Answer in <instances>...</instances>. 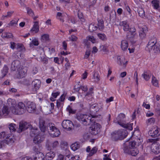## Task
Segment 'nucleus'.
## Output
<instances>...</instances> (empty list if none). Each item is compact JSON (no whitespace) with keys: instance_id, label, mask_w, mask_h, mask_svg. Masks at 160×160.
Masks as SVG:
<instances>
[{"instance_id":"nucleus-7","label":"nucleus","mask_w":160,"mask_h":160,"mask_svg":"<svg viewBox=\"0 0 160 160\" xmlns=\"http://www.w3.org/2000/svg\"><path fill=\"white\" fill-rule=\"evenodd\" d=\"M7 104L10 107L12 112L14 114H17L18 113V110L15 108L16 107V102L14 99L9 98L7 100Z\"/></svg>"},{"instance_id":"nucleus-58","label":"nucleus","mask_w":160,"mask_h":160,"mask_svg":"<svg viewBox=\"0 0 160 160\" xmlns=\"http://www.w3.org/2000/svg\"><path fill=\"white\" fill-rule=\"evenodd\" d=\"M62 47L63 49L65 50H67V44L65 41L62 42Z\"/></svg>"},{"instance_id":"nucleus-45","label":"nucleus","mask_w":160,"mask_h":160,"mask_svg":"<svg viewBox=\"0 0 160 160\" xmlns=\"http://www.w3.org/2000/svg\"><path fill=\"white\" fill-rule=\"evenodd\" d=\"M152 82L154 86L156 87L158 86V81L153 76L152 77Z\"/></svg>"},{"instance_id":"nucleus-55","label":"nucleus","mask_w":160,"mask_h":160,"mask_svg":"<svg viewBox=\"0 0 160 160\" xmlns=\"http://www.w3.org/2000/svg\"><path fill=\"white\" fill-rule=\"evenodd\" d=\"M42 38L43 40L48 41L49 39V35L47 34H45L42 36Z\"/></svg>"},{"instance_id":"nucleus-11","label":"nucleus","mask_w":160,"mask_h":160,"mask_svg":"<svg viewBox=\"0 0 160 160\" xmlns=\"http://www.w3.org/2000/svg\"><path fill=\"white\" fill-rule=\"evenodd\" d=\"M100 125L98 123L94 124L90 127V131L93 135H96L100 132Z\"/></svg>"},{"instance_id":"nucleus-51","label":"nucleus","mask_w":160,"mask_h":160,"mask_svg":"<svg viewBox=\"0 0 160 160\" xmlns=\"http://www.w3.org/2000/svg\"><path fill=\"white\" fill-rule=\"evenodd\" d=\"M14 13V12L13 11H10L8 12H7V14L6 15H3L2 16V19H4L5 18H8L11 17L13 13Z\"/></svg>"},{"instance_id":"nucleus-21","label":"nucleus","mask_w":160,"mask_h":160,"mask_svg":"<svg viewBox=\"0 0 160 160\" xmlns=\"http://www.w3.org/2000/svg\"><path fill=\"white\" fill-rule=\"evenodd\" d=\"M128 46V42L126 40H122L121 41V48L122 50L125 51L127 50Z\"/></svg>"},{"instance_id":"nucleus-19","label":"nucleus","mask_w":160,"mask_h":160,"mask_svg":"<svg viewBox=\"0 0 160 160\" xmlns=\"http://www.w3.org/2000/svg\"><path fill=\"white\" fill-rule=\"evenodd\" d=\"M117 59L118 62H119V64L124 67H126L128 63V61H126L125 58L123 56H118Z\"/></svg>"},{"instance_id":"nucleus-13","label":"nucleus","mask_w":160,"mask_h":160,"mask_svg":"<svg viewBox=\"0 0 160 160\" xmlns=\"http://www.w3.org/2000/svg\"><path fill=\"white\" fill-rule=\"evenodd\" d=\"M73 124L72 122L68 120H64L62 123L63 128L68 131H70L72 129Z\"/></svg>"},{"instance_id":"nucleus-23","label":"nucleus","mask_w":160,"mask_h":160,"mask_svg":"<svg viewBox=\"0 0 160 160\" xmlns=\"http://www.w3.org/2000/svg\"><path fill=\"white\" fill-rule=\"evenodd\" d=\"M41 82L38 79H35L32 82V85L35 90H36L40 88V87Z\"/></svg>"},{"instance_id":"nucleus-12","label":"nucleus","mask_w":160,"mask_h":160,"mask_svg":"<svg viewBox=\"0 0 160 160\" xmlns=\"http://www.w3.org/2000/svg\"><path fill=\"white\" fill-rule=\"evenodd\" d=\"M136 30L134 26H132L130 28H129V31L130 33L128 34L127 35V38L128 39L131 40L132 42H133L131 41V40L133 39L135 37L136 33Z\"/></svg>"},{"instance_id":"nucleus-40","label":"nucleus","mask_w":160,"mask_h":160,"mask_svg":"<svg viewBox=\"0 0 160 160\" xmlns=\"http://www.w3.org/2000/svg\"><path fill=\"white\" fill-rule=\"evenodd\" d=\"M10 137L8 134H6L5 132H2L0 133V139H3L4 138L8 139Z\"/></svg>"},{"instance_id":"nucleus-63","label":"nucleus","mask_w":160,"mask_h":160,"mask_svg":"<svg viewBox=\"0 0 160 160\" xmlns=\"http://www.w3.org/2000/svg\"><path fill=\"white\" fill-rule=\"evenodd\" d=\"M98 49L96 47L94 46L92 48V53L93 54H95L98 52Z\"/></svg>"},{"instance_id":"nucleus-48","label":"nucleus","mask_w":160,"mask_h":160,"mask_svg":"<svg viewBox=\"0 0 160 160\" xmlns=\"http://www.w3.org/2000/svg\"><path fill=\"white\" fill-rule=\"evenodd\" d=\"M87 40L91 41L92 43H94L96 42V39L93 36H88L86 38Z\"/></svg>"},{"instance_id":"nucleus-31","label":"nucleus","mask_w":160,"mask_h":160,"mask_svg":"<svg viewBox=\"0 0 160 160\" xmlns=\"http://www.w3.org/2000/svg\"><path fill=\"white\" fill-rule=\"evenodd\" d=\"M98 28L99 30H102L104 28V21L102 19L98 20Z\"/></svg>"},{"instance_id":"nucleus-32","label":"nucleus","mask_w":160,"mask_h":160,"mask_svg":"<svg viewBox=\"0 0 160 160\" xmlns=\"http://www.w3.org/2000/svg\"><path fill=\"white\" fill-rule=\"evenodd\" d=\"M80 147V143L79 142H76L72 144L71 146L72 149L74 151H75L79 148Z\"/></svg>"},{"instance_id":"nucleus-24","label":"nucleus","mask_w":160,"mask_h":160,"mask_svg":"<svg viewBox=\"0 0 160 160\" xmlns=\"http://www.w3.org/2000/svg\"><path fill=\"white\" fill-rule=\"evenodd\" d=\"M151 4L153 8L155 10H158L160 7V2L158 0H152Z\"/></svg>"},{"instance_id":"nucleus-56","label":"nucleus","mask_w":160,"mask_h":160,"mask_svg":"<svg viewBox=\"0 0 160 160\" xmlns=\"http://www.w3.org/2000/svg\"><path fill=\"white\" fill-rule=\"evenodd\" d=\"M18 20L19 19H18V20H17L16 19V20H12L10 22V23L8 24V25L9 26H13L15 24H17Z\"/></svg>"},{"instance_id":"nucleus-44","label":"nucleus","mask_w":160,"mask_h":160,"mask_svg":"<svg viewBox=\"0 0 160 160\" xmlns=\"http://www.w3.org/2000/svg\"><path fill=\"white\" fill-rule=\"evenodd\" d=\"M136 142L134 141L130 142H129V149H131V148L134 149L136 148Z\"/></svg>"},{"instance_id":"nucleus-6","label":"nucleus","mask_w":160,"mask_h":160,"mask_svg":"<svg viewBox=\"0 0 160 160\" xmlns=\"http://www.w3.org/2000/svg\"><path fill=\"white\" fill-rule=\"evenodd\" d=\"M125 115L121 113L119 114L118 117V123L122 127L124 128H127L129 130H132V123H128L126 124L123 122H121L120 121L124 118H125Z\"/></svg>"},{"instance_id":"nucleus-41","label":"nucleus","mask_w":160,"mask_h":160,"mask_svg":"<svg viewBox=\"0 0 160 160\" xmlns=\"http://www.w3.org/2000/svg\"><path fill=\"white\" fill-rule=\"evenodd\" d=\"M26 9L28 14L30 16L33 17L34 16V12L33 10L29 7H27Z\"/></svg>"},{"instance_id":"nucleus-26","label":"nucleus","mask_w":160,"mask_h":160,"mask_svg":"<svg viewBox=\"0 0 160 160\" xmlns=\"http://www.w3.org/2000/svg\"><path fill=\"white\" fill-rule=\"evenodd\" d=\"M45 158L44 155L41 152H39L36 154L34 160H44Z\"/></svg>"},{"instance_id":"nucleus-57","label":"nucleus","mask_w":160,"mask_h":160,"mask_svg":"<svg viewBox=\"0 0 160 160\" xmlns=\"http://www.w3.org/2000/svg\"><path fill=\"white\" fill-rule=\"evenodd\" d=\"M67 109L70 113L72 114H74L76 112V110H72L70 106H68Z\"/></svg>"},{"instance_id":"nucleus-36","label":"nucleus","mask_w":160,"mask_h":160,"mask_svg":"<svg viewBox=\"0 0 160 160\" xmlns=\"http://www.w3.org/2000/svg\"><path fill=\"white\" fill-rule=\"evenodd\" d=\"M39 44L38 40L36 39H33L29 44V46L30 47H32L33 46H37Z\"/></svg>"},{"instance_id":"nucleus-10","label":"nucleus","mask_w":160,"mask_h":160,"mask_svg":"<svg viewBox=\"0 0 160 160\" xmlns=\"http://www.w3.org/2000/svg\"><path fill=\"white\" fill-rule=\"evenodd\" d=\"M46 147L48 150H51L56 148L59 146V142L57 141L51 143L49 140H47L46 142Z\"/></svg>"},{"instance_id":"nucleus-35","label":"nucleus","mask_w":160,"mask_h":160,"mask_svg":"<svg viewBox=\"0 0 160 160\" xmlns=\"http://www.w3.org/2000/svg\"><path fill=\"white\" fill-rule=\"evenodd\" d=\"M98 27L94 24H91L89 26V30L90 32H92L97 30Z\"/></svg>"},{"instance_id":"nucleus-2","label":"nucleus","mask_w":160,"mask_h":160,"mask_svg":"<svg viewBox=\"0 0 160 160\" xmlns=\"http://www.w3.org/2000/svg\"><path fill=\"white\" fill-rule=\"evenodd\" d=\"M77 118L86 126L89 125L95 122L93 119L92 120L90 116L87 114H79L77 116Z\"/></svg>"},{"instance_id":"nucleus-22","label":"nucleus","mask_w":160,"mask_h":160,"mask_svg":"<svg viewBox=\"0 0 160 160\" xmlns=\"http://www.w3.org/2000/svg\"><path fill=\"white\" fill-rule=\"evenodd\" d=\"M99 109V107L97 104L95 103L90 105V110L91 112L92 113L97 112Z\"/></svg>"},{"instance_id":"nucleus-29","label":"nucleus","mask_w":160,"mask_h":160,"mask_svg":"<svg viewBox=\"0 0 160 160\" xmlns=\"http://www.w3.org/2000/svg\"><path fill=\"white\" fill-rule=\"evenodd\" d=\"M14 67L15 68L14 70H19L20 68V61L19 60H15L12 62Z\"/></svg>"},{"instance_id":"nucleus-49","label":"nucleus","mask_w":160,"mask_h":160,"mask_svg":"<svg viewBox=\"0 0 160 160\" xmlns=\"http://www.w3.org/2000/svg\"><path fill=\"white\" fill-rule=\"evenodd\" d=\"M10 44L11 45L10 47L12 49H13L16 48V43L15 42H11L10 43ZM17 47H16V48L17 49H19V48H20V44H19V43H18L17 44Z\"/></svg>"},{"instance_id":"nucleus-33","label":"nucleus","mask_w":160,"mask_h":160,"mask_svg":"<svg viewBox=\"0 0 160 160\" xmlns=\"http://www.w3.org/2000/svg\"><path fill=\"white\" fill-rule=\"evenodd\" d=\"M156 121L155 119L153 118H151L148 119L146 121V123L148 125L154 124Z\"/></svg>"},{"instance_id":"nucleus-34","label":"nucleus","mask_w":160,"mask_h":160,"mask_svg":"<svg viewBox=\"0 0 160 160\" xmlns=\"http://www.w3.org/2000/svg\"><path fill=\"white\" fill-rule=\"evenodd\" d=\"M78 18L81 22H85V19L84 18V17L82 12L79 11H78Z\"/></svg>"},{"instance_id":"nucleus-1","label":"nucleus","mask_w":160,"mask_h":160,"mask_svg":"<svg viewBox=\"0 0 160 160\" xmlns=\"http://www.w3.org/2000/svg\"><path fill=\"white\" fill-rule=\"evenodd\" d=\"M128 132L127 131L123 129H121L118 131H115L111 133V139L115 141L122 140L127 136Z\"/></svg>"},{"instance_id":"nucleus-42","label":"nucleus","mask_w":160,"mask_h":160,"mask_svg":"<svg viewBox=\"0 0 160 160\" xmlns=\"http://www.w3.org/2000/svg\"><path fill=\"white\" fill-rule=\"evenodd\" d=\"M98 150V148L96 147H93L91 150V152H90L89 154H88V156L89 157H91L93 155L95 154L97 151Z\"/></svg>"},{"instance_id":"nucleus-62","label":"nucleus","mask_w":160,"mask_h":160,"mask_svg":"<svg viewBox=\"0 0 160 160\" xmlns=\"http://www.w3.org/2000/svg\"><path fill=\"white\" fill-rule=\"evenodd\" d=\"M60 94V92H58L55 93H52V96L54 98H56Z\"/></svg>"},{"instance_id":"nucleus-14","label":"nucleus","mask_w":160,"mask_h":160,"mask_svg":"<svg viewBox=\"0 0 160 160\" xmlns=\"http://www.w3.org/2000/svg\"><path fill=\"white\" fill-rule=\"evenodd\" d=\"M45 121L42 119H40L39 121V128L42 132L43 136H44V133L47 131V128L45 125Z\"/></svg>"},{"instance_id":"nucleus-30","label":"nucleus","mask_w":160,"mask_h":160,"mask_svg":"<svg viewBox=\"0 0 160 160\" xmlns=\"http://www.w3.org/2000/svg\"><path fill=\"white\" fill-rule=\"evenodd\" d=\"M2 38H12L13 37V36L12 34L11 33L4 32L2 33Z\"/></svg>"},{"instance_id":"nucleus-9","label":"nucleus","mask_w":160,"mask_h":160,"mask_svg":"<svg viewBox=\"0 0 160 160\" xmlns=\"http://www.w3.org/2000/svg\"><path fill=\"white\" fill-rule=\"evenodd\" d=\"M123 150L125 153L130 154L132 156H136L139 153V151L136 148L129 149L128 147L127 146H125Z\"/></svg>"},{"instance_id":"nucleus-15","label":"nucleus","mask_w":160,"mask_h":160,"mask_svg":"<svg viewBox=\"0 0 160 160\" xmlns=\"http://www.w3.org/2000/svg\"><path fill=\"white\" fill-rule=\"evenodd\" d=\"M27 111L29 113L34 112L36 109V105L32 102H28L27 103Z\"/></svg>"},{"instance_id":"nucleus-59","label":"nucleus","mask_w":160,"mask_h":160,"mask_svg":"<svg viewBox=\"0 0 160 160\" xmlns=\"http://www.w3.org/2000/svg\"><path fill=\"white\" fill-rule=\"evenodd\" d=\"M90 54V51L89 50H87L85 52V55H84V58H88Z\"/></svg>"},{"instance_id":"nucleus-39","label":"nucleus","mask_w":160,"mask_h":160,"mask_svg":"<svg viewBox=\"0 0 160 160\" xmlns=\"http://www.w3.org/2000/svg\"><path fill=\"white\" fill-rule=\"evenodd\" d=\"M56 18L62 22H64V19L62 17V15L61 12H58L57 13L56 15Z\"/></svg>"},{"instance_id":"nucleus-60","label":"nucleus","mask_w":160,"mask_h":160,"mask_svg":"<svg viewBox=\"0 0 160 160\" xmlns=\"http://www.w3.org/2000/svg\"><path fill=\"white\" fill-rule=\"evenodd\" d=\"M77 39V37L73 35H72L71 37L70 38V40L72 41H76Z\"/></svg>"},{"instance_id":"nucleus-25","label":"nucleus","mask_w":160,"mask_h":160,"mask_svg":"<svg viewBox=\"0 0 160 160\" xmlns=\"http://www.w3.org/2000/svg\"><path fill=\"white\" fill-rule=\"evenodd\" d=\"M147 30V28L145 26L141 28L139 32L140 37L143 39L145 38L146 36V32Z\"/></svg>"},{"instance_id":"nucleus-16","label":"nucleus","mask_w":160,"mask_h":160,"mask_svg":"<svg viewBox=\"0 0 160 160\" xmlns=\"http://www.w3.org/2000/svg\"><path fill=\"white\" fill-rule=\"evenodd\" d=\"M44 137L42 133H40L35 137L33 139V142L35 144H39L44 140Z\"/></svg>"},{"instance_id":"nucleus-8","label":"nucleus","mask_w":160,"mask_h":160,"mask_svg":"<svg viewBox=\"0 0 160 160\" xmlns=\"http://www.w3.org/2000/svg\"><path fill=\"white\" fill-rule=\"evenodd\" d=\"M159 128L157 126H153L152 130H150L148 132L149 136L152 138H156L159 136L160 135Z\"/></svg>"},{"instance_id":"nucleus-52","label":"nucleus","mask_w":160,"mask_h":160,"mask_svg":"<svg viewBox=\"0 0 160 160\" xmlns=\"http://www.w3.org/2000/svg\"><path fill=\"white\" fill-rule=\"evenodd\" d=\"M8 138V139L4 140L6 144H9L10 143H12L14 142V140L12 138Z\"/></svg>"},{"instance_id":"nucleus-53","label":"nucleus","mask_w":160,"mask_h":160,"mask_svg":"<svg viewBox=\"0 0 160 160\" xmlns=\"http://www.w3.org/2000/svg\"><path fill=\"white\" fill-rule=\"evenodd\" d=\"M98 36L99 39L102 40H104L107 39L106 35L104 34L98 33Z\"/></svg>"},{"instance_id":"nucleus-17","label":"nucleus","mask_w":160,"mask_h":160,"mask_svg":"<svg viewBox=\"0 0 160 160\" xmlns=\"http://www.w3.org/2000/svg\"><path fill=\"white\" fill-rule=\"evenodd\" d=\"M32 126L25 121L21 122V132L24 131L28 128H32Z\"/></svg>"},{"instance_id":"nucleus-4","label":"nucleus","mask_w":160,"mask_h":160,"mask_svg":"<svg viewBox=\"0 0 160 160\" xmlns=\"http://www.w3.org/2000/svg\"><path fill=\"white\" fill-rule=\"evenodd\" d=\"M158 140V138L156 139H148L147 142L152 143L151 150L152 151L157 154L160 152V147L159 145L157 143V142Z\"/></svg>"},{"instance_id":"nucleus-3","label":"nucleus","mask_w":160,"mask_h":160,"mask_svg":"<svg viewBox=\"0 0 160 160\" xmlns=\"http://www.w3.org/2000/svg\"><path fill=\"white\" fill-rule=\"evenodd\" d=\"M147 48L149 52L152 50L155 53L160 52L159 46L157 43L156 40L154 38L151 39L149 41L147 45Z\"/></svg>"},{"instance_id":"nucleus-27","label":"nucleus","mask_w":160,"mask_h":160,"mask_svg":"<svg viewBox=\"0 0 160 160\" xmlns=\"http://www.w3.org/2000/svg\"><path fill=\"white\" fill-rule=\"evenodd\" d=\"M55 156V153L53 151H51L47 153L46 155V158L48 160H51Z\"/></svg>"},{"instance_id":"nucleus-61","label":"nucleus","mask_w":160,"mask_h":160,"mask_svg":"<svg viewBox=\"0 0 160 160\" xmlns=\"http://www.w3.org/2000/svg\"><path fill=\"white\" fill-rule=\"evenodd\" d=\"M6 144L4 140H0V149L2 148L3 147L5 146Z\"/></svg>"},{"instance_id":"nucleus-43","label":"nucleus","mask_w":160,"mask_h":160,"mask_svg":"<svg viewBox=\"0 0 160 160\" xmlns=\"http://www.w3.org/2000/svg\"><path fill=\"white\" fill-rule=\"evenodd\" d=\"M26 111V107L23 103L21 102V114H23Z\"/></svg>"},{"instance_id":"nucleus-20","label":"nucleus","mask_w":160,"mask_h":160,"mask_svg":"<svg viewBox=\"0 0 160 160\" xmlns=\"http://www.w3.org/2000/svg\"><path fill=\"white\" fill-rule=\"evenodd\" d=\"M33 22L34 24L32 29L30 30V32L37 33L39 30V22L38 21H36Z\"/></svg>"},{"instance_id":"nucleus-46","label":"nucleus","mask_w":160,"mask_h":160,"mask_svg":"<svg viewBox=\"0 0 160 160\" xmlns=\"http://www.w3.org/2000/svg\"><path fill=\"white\" fill-rule=\"evenodd\" d=\"M142 76L146 81H148L150 78L151 74L147 72H145L142 74Z\"/></svg>"},{"instance_id":"nucleus-5","label":"nucleus","mask_w":160,"mask_h":160,"mask_svg":"<svg viewBox=\"0 0 160 160\" xmlns=\"http://www.w3.org/2000/svg\"><path fill=\"white\" fill-rule=\"evenodd\" d=\"M48 127L49 128L48 132L51 136L56 137L59 136L60 134V131L55 127L53 123H49Z\"/></svg>"},{"instance_id":"nucleus-47","label":"nucleus","mask_w":160,"mask_h":160,"mask_svg":"<svg viewBox=\"0 0 160 160\" xmlns=\"http://www.w3.org/2000/svg\"><path fill=\"white\" fill-rule=\"evenodd\" d=\"M93 77V78L95 79V81L96 82H98L100 80V76L99 75V73L98 71H95L94 72Z\"/></svg>"},{"instance_id":"nucleus-50","label":"nucleus","mask_w":160,"mask_h":160,"mask_svg":"<svg viewBox=\"0 0 160 160\" xmlns=\"http://www.w3.org/2000/svg\"><path fill=\"white\" fill-rule=\"evenodd\" d=\"M17 125L13 123H11L9 126V128L11 132L14 131L16 128H17Z\"/></svg>"},{"instance_id":"nucleus-18","label":"nucleus","mask_w":160,"mask_h":160,"mask_svg":"<svg viewBox=\"0 0 160 160\" xmlns=\"http://www.w3.org/2000/svg\"><path fill=\"white\" fill-rule=\"evenodd\" d=\"M119 25L121 27L124 31L127 32L129 31V25L127 21L125 20L120 22L119 23Z\"/></svg>"},{"instance_id":"nucleus-28","label":"nucleus","mask_w":160,"mask_h":160,"mask_svg":"<svg viewBox=\"0 0 160 160\" xmlns=\"http://www.w3.org/2000/svg\"><path fill=\"white\" fill-rule=\"evenodd\" d=\"M138 12L139 16L141 18H146L145 11L142 8H138Z\"/></svg>"},{"instance_id":"nucleus-38","label":"nucleus","mask_w":160,"mask_h":160,"mask_svg":"<svg viewBox=\"0 0 160 160\" xmlns=\"http://www.w3.org/2000/svg\"><path fill=\"white\" fill-rule=\"evenodd\" d=\"M31 130L30 135L31 136L33 137L34 135L37 134L38 128H36L35 129L33 128L32 126V128H29Z\"/></svg>"},{"instance_id":"nucleus-54","label":"nucleus","mask_w":160,"mask_h":160,"mask_svg":"<svg viewBox=\"0 0 160 160\" xmlns=\"http://www.w3.org/2000/svg\"><path fill=\"white\" fill-rule=\"evenodd\" d=\"M8 71H1L0 74V78H4L8 73Z\"/></svg>"},{"instance_id":"nucleus-64","label":"nucleus","mask_w":160,"mask_h":160,"mask_svg":"<svg viewBox=\"0 0 160 160\" xmlns=\"http://www.w3.org/2000/svg\"><path fill=\"white\" fill-rule=\"evenodd\" d=\"M72 157L70 155H67L65 158V160H72Z\"/></svg>"},{"instance_id":"nucleus-37","label":"nucleus","mask_w":160,"mask_h":160,"mask_svg":"<svg viewBox=\"0 0 160 160\" xmlns=\"http://www.w3.org/2000/svg\"><path fill=\"white\" fill-rule=\"evenodd\" d=\"M9 112L10 110H9L8 107L5 106L3 107L2 111V113L3 115H4L5 116L9 114Z\"/></svg>"}]
</instances>
